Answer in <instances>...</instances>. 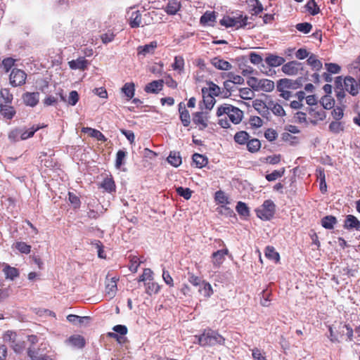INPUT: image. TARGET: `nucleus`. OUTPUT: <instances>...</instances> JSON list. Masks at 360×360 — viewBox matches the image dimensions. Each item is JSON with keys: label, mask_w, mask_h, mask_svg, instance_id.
Instances as JSON below:
<instances>
[{"label": "nucleus", "mask_w": 360, "mask_h": 360, "mask_svg": "<svg viewBox=\"0 0 360 360\" xmlns=\"http://www.w3.org/2000/svg\"><path fill=\"white\" fill-rule=\"evenodd\" d=\"M176 191L179 195L184 198L186 200L190 199L193 193L189 188H184L181 186L176 188Z\"/></svg>", "instance_id": "obj_48"}, {"label": "nucleus", "mask_w": 360, "mask_h": 360, "mask_svg": "<svg viewBox=\"0 0 360 360\" xmlns=\"http://www.w3.org/2000/svg\"><path fill=\"white\" fill-rule=\"evenodd\" d=\"M212 65L218 70H229L231 69V64L219 57H215L211 60Z\"/></svg>", "instance_id": "obj_22"}, {"label": "nucleus", "mask_w": 360, "mask_h": 360, "mask_svg": "<svg viewBox=\"0 0 360 360\" xmlns=\"http://www.w3.org/2000/svg\"><path fill=\"white\" fill-rule=\"evenodd\" d=\"M276 211V205L271 200H266L255 212L257 216L262 220L271 219Z\"/></svg>", "instance_id": "obj_3"}, {"label": "nucleus", "mask_w": 360, "mask_h": 360, "mask_svg": "<svg viewBox=\"0 0 360 360\" xmlns=\"http://www.w3.org/2000/svg\"><path fill=\"white\" fill-rule=\"evenodd\" d=\"M68 342L73 347L82 349L85 346V340L84 337L79 335H74L69 338Z\"/></svg>", "instance_id": "obj_25"}, {"label": "nucleus", "mask_w": 360, "mask_h": 360, "mask_svg": "<svg viewBox=\"0 0 360 360\" xmlns=\"http://www.w3.org/2000/svg\"><path fill=\"white\" fill-rule=\"evenodd\" d=\"M285 173V168L283 167L279 170H274L271 174L266 175L265 178L268 181H273L281 178Z\"/></svg>", "instance_id": "obj_45"}, {"label": "nucleus", "mask_w": 360, "mask_h": 360, "mask_svg": "<svg viewBox=\"0 0 360 360\" xmlns=\"http://www.w3.org/2000/svg\"><path fill=\"white\" fill-rule=\"evenodd\" d=\"M119 278L115 276L112 277L110 279L108 278V275L106 276L105 292V296L109 299L113 298L116 295L117 290V282Z\"/></svg>", "instance_id": "obj_11"}, {"label": "nucleus", "mask_w": 360, "mask_h": 360, "mask_svg": "<svg viewBox=\"0 0 360 360\" xmlns=\"http://www.w3.org/2000/svg\"><path fill=\"white\" fill-rule=\"evenodd\" d=\"M153 280V272L150 269H145L142 275L139 277V281L143 282L144 284L150 282Z\"/></svg>", "instance_id": "obj_51"}, {"label": "nucleus", "mask_w": 360, "mask_h": 360, "mask_svg": "<svg viewBox=\"0 0 360 360\" xmlns=\"http://www.w3.org/2000/svg\"><path fill=\"white\" fill-rule=\"evenodd\" d=\"M236 210L238 214L245 218L249 217L250 215V210L248 205L241 201L238 202L237 205L236 207Z\"/></svg>", "instance_id": "obj_36"}, {"label": "nucleus", "mask_w": 360, "mask_h": 360, "mask_svg": "<svg viewBox=\"0 0 360 360\" xmlns=\"http://www.w3.org/2000/svg\"><path fill=\"white\" fill-rule=\"evenodd\" d=\"M146 286V292L151 295L153 294H156L158 292V284L154 282H148L145 284Z\"/></svg>", "instance_id": "obj_59"}, {"label": "nucleus", "mask_w": 360, "mask_h": 360, "mask_svg": "<svg viewBox=\"0 0 360 360\" xmlns=\"http://www.w3.org/2000/svg\"><path fill=\"white\" fill-rule=\"evenodd\" d=\"M248 17L239 15L237 17L224 16L219 22L220 25L226 27H235L236 29L244 27L248 24Z\"/></svg>", "instance_id": "obj_5"}, {"label": "nucleus", "mask_w": 360, "mask_h": 360, "mask_svg": "<svg viewBox=\"0 0 360 360\" xmlns=\"http://www.w3.org/2000/svg\"><path fill=\"white\" fill-rule=\"evenodd\" d=\"M26 73L20 69L14 68L10 74V83L13 86H19L25 83Z\"/></svg>", "instance_id": "obj_7"}, {"label": "nucleus", "mask_w": 360, "mask_h": 360, "mask_svg": "<svg viewBox=\"0 0 360 360\" xmlns=\"http://www.w3.org/2000/svg\"><path fill=\"white\" fill-rule=\"evenodd\" d=\"M335 93L338 101L342 103L345 97V89L342 88V77L339 76L335 78Z\"/></svg>", "instance_id": "obj_20"}, {"label": "nucleus", "mask_w": 360, "mask_h": 360, "mask_svg": "<svg viewBox=\"0 0 360 360\" xmlns=\"http://www.w3.org/2000/svg\"><path fill=\"white\" fill-rule=\"evenodd\" d=\"M304 70L303 64L297 60H292L287 63H283L281 70L288 75H297L300 71Z\"/></svg>", "instance_id": "obj_6"}, {"label": "nucleus", "mask_w": 360, "mask_h": 360, "mask_svg": "<svg viewBox=\"0 0 360 360\" xmlns=\"http://www.w3.org/2000/svg\"><path fill=\"white\" fill-rule=\"evenodd\" d=\"M192 159L196 167L198 168H202L208 162L207 158L203 155L199 153L193 154Z\"/></svg>", "instance_id": "obj_33"}, {"label": "nucleus", "mask_w": 360, "mask_h": 360, "mask_svg": "<svg viewBox=\"0 0 360 360\" xmlns=\"http://www.w3.org/2000/svg\"><path fill=\"white\" fill-rule=\"evenodd\" d=\"M202 93H203V103H204L205 107L206 109L211 110L213 108V106L216 102V100L212 94L205 95L204 90H202Z\"/></svg>", "instance_id": "obj_41"}, {"label": "nucleus", "mask_w": 360, "mask_h": 360, "mask_svg": "<svg viewBox=\"0 0 360 360\" xmlns=\"http://www.w3.org/2000/svg\"><path fill=\"white\" fill-rule=\"evenodd\" d=\"M112 330L115 333H109L108 336L115 338L118 340V335L117 333L120 334L121 335H126L127 333V328L124 325H117L115 326Z\"/></svg>", "instance_id": "obj_38"}, {"label": "nucleus", "mask_w": 360, "mask_h": 360, "mask_svg": "<svg viewBox=\"0 0 360 360\" xmlns=\"http://www.w3.org/2000/svg\"><path fill=\"white\" fill-rule=\"evenodd\" d=\"M208 118L207 112H196L193 114V122L201 131L208 127Z\"/></svg>", "instance_id": "obj_9"}, {"label": "nucleus", "mask_w": 360, "mask_h": 360, "mask_svg": "<svg viewBox=\"0 0 360 360\" xmlns=\"http://www.w3.org/2000/svg\"><path fill=\"white\" fill-rule=\"evenodd\" d=\"M1 112L5 117L8 119L13 118L15 114L13 108L11 106H8L6 105H1Z\"/></svg>", "instance_id": "obj_49"}, {"label": "nucleus", "mask_w": 360, "mask_h": 360, "mask_svg": "<svg viewBox=\"0 0 360 360\" xmlns=\"http://www.w3.org/2000/svg\"><path fill=\"white\" fill-rule=\"evenodd\" d=\"M141 24V15L139 11H134L131 12L129 17V25L131 27H139Z\"/></svg>", "instance_id": "obj_31"}, {"label": "nucleus", "mask_w": 360, "mask_h": 360, "mask_svg": "<svg viewBox=\"0 0 360 360\" xmlns=\"http://www.w3.org/2000/svg\"><path fill=\"white\" fill-rule=\"evenodd\" d=\"M127 153L123 150H119L116 154L115 166L120 168L124 163Z\"/></svg>", "instance_id": "obj_54"}, {"label": "nucleus", "mask_w": 360, "mask_h": 360, "mask_svg": "<svg viewBox=\"0 0 360 360\" xmlns=\"http://www.w3.org/2000/svg\"><path fill=\"white\" fill-rule=\"evenodd\" d=\"M82 131L89 132L91 137L96 138L98 141H105L106 138L105 136L98 130L92 129L90 127H84Z\"/></svg>", "instance_id": "obj_34"}, {"label": "nucleus", "mask_w": 360, "mask_h": 360, "mask_svg": "<svg viewBox=\"0 0 360 360\" xmlns=\"http://www.w3.org/2000/svg\"><path fill=\"white\" fill-rule=\"evenodd\" d=\"M22 99L26 105L34 107L39 101V92H26L22 96Z\"/></svg>", "instance_id": "obj_15"}, {"label": "nucleus", "mask_w": 360, "mask_h": 360, "mask_svg": "<svg viewBox=\"0 0 360 360\" xmlns=\"http://www.w3.org/2000/svg\"><path fill=\"white\" fill-rule=\"evenodd\" d=\"M301 84L297 80H292L290 79H281L278 81L277 84V89H293L299 87Z\"/></svg>", "instance_id": "obj_17"}, {"label": "nucleus", "mask_w": 360, "mask_h": 360, "mask_svg": "<svg viewBox=\"0 0 360 360\" xmlns=\"http://www.w3.org/2000/svg\"><path fill=\"white\" fill-rule=\"evenodd\" d=\"M68 199L71 205L75 208H78L80 206V200L79 197L73 193L69 192Z\"/></svg>", "instance_id": "obj_63"}, {"label": "nucleus", "mask_w": 360, "mask_h": 360, "mask_svg": "<svg viewBox=\"0 0 360 360\" xmlns=\"http://www.w3.org/2000/svg\"><path fill=\"white\" fill-rule=\"evenodd\" d=\"M21 128L12 130L8 134V139L12 142H17L20 139Z\"/></svg>", "instance_id": "obj_60"}, {"label": "nucleus", "mask_w": 360, "mask_h": 360, "mask_svg": "<svg viewBox=\"0 0 360 360\" xmlns=\"http://www.w3.org/2000/svg\"><path fill=\"white\" fill-rule=\"evenodd\" d=\"M321 105L323 107H321L323 110L324 109H331L334 107L335 105V101L331 98L330 96H325L322 98L321 99Z\"/></svg>", "instance_id": "obj_53"}, {"label": "nucleus", "mask_w": 360, "mask_h": 360, "mask_svg": "<svg viewBox=\"0 0 360 360\" xmlns=\"http://www.w3.org/2000/svg\"><path fill=\"white\" fill-rule=\"evenodd\" d=\"M179 118L184 127H188L191 123V116L185 105L181 103L179 105Z\"/></svg>", "instance_id": "obj_19"}, {"label": "nucleus", "mask_w": 360, "mask_h": 360, "mask_svg": "<svg viewBox=\"0 0 360 360\" xmlns=\"http://www.w3.org/2000/svg\"><path fill=\"white\" fill-rule=\"evenodd\" d=\"M199 292L206 297H210L213 293L211 285L205 281H202V287L199 289Z\"/></svg>", "instance_id": "obj_42"}, {"label": "nucleus", "mask_w": 360, "mask_h": 360, "mask_svg": "<svg viewBox=\"0 0 360 360\" xmlns=\"http://www.w3.org/2000/svg\"><path fill=\"white\" fill-rule=\"evenodd\" d=\"M252 106L264 117L267 118L270 114L269 111V101L266 103L262 100L255 99L252 102Z\"/></svg>", "instance_id": "obj_13"}, {"label": "nucleus", "mask_w": 360, "mask_h": 360, "mask_svg": "<svg viewBox=\"0 0 360 360\" xmlns=\"http://www.w3.org/2000/svg\"><path fill=\"white\" fill-rule=\"evenodd\" d=\"M216 20L214 12L207 11L200 18V23L202 25L209 24Z\"/></svg>", "instance_id": "obj_39"}, {"label": "nucleus", "mask_w": 360, "mask_h": 360, "mask_svg": "<svg viewBox=\"0 0 360 360\" xmlns=\"http://www.w3.org/2000/svg\"><path fill=\"white\" fill-rule=\"evenodd\" d=\"M198 343L202 347H211L216 345H224L225 338L217 331L212 329H205L203 333L198 336Z\"/></svg>", "instance_id": "obj_2"}, {"label": "nucleus", "mask_w": 360, "mask_h": 360, "mask_svg": "<svg viewBox=\"0 0 360 360\" xmlns=\"http://www.w3.org/2000/svg\"><path fill=\"white\" fill-rule=\"evenodd\" d=\"M295 27L298 31L304 34H308L311 32L312 25L309 22H301L297 24Z\"/></svg>", "instance_id": "obj_55"}, {"label": "nucleus", "mask_w": 360, "mask_h": 360, "mask_svg": "<svg viewBox=\"0 0 360 360\" xmlns=\"http://www.w3.org/2000/svg\"><path fill=\"white\" fill-rule=\"evenodd\" d=\"M216 115L219 117L218 124L224 129L230 127L227 117L235 124H239L243 117V112L241 110L227 103L219 106Z\"/></svg>", "instance_id": "obj_1"}, {"label": "nucleus", "mask_w": 360, "mask_h": 360, "mask_svg": "<svg viewBox=\"0 0 360 360\" xmlns=\"http://www.w3.org/2000/svg\"><path fill=\"white\" fill-rule=\"evenodd\" d=\"M265 256L271 260H274L276 263L280 261V255L276 251L273 246L268 245L265 249Z\"/></svg>", "instance_id": "obj_29"}, {"label": "nucleus", "mask_w": 360, "mask_h": 360, "mask_svg": "<svg viewBox=\"0 0 360 360\" xmlns=\"http://www.w3.org/2000/svg\"><path fill=\"white\" fill-rule=\"evenodd\" d=\"M265 62L270 67H278L285 62V59L272 53H269L265 58Z\"/></svg>", "instance_id": "obj_18"}, {"label": "nucleus", "mask_w": 360, "mask_h": 360, "mask_svg": "<svg viewBox=\"0 0 360 360\" xmlns=\"http://www.w3.org/2000/svg\"><path fill=\"white\" fill-rule=\"evenodd\" d=\"M264 137L269 141H274L277 139L278 134L275 129L269 128L264 132Z\"/></svg>", "instance_id": "obj_61"}, {"label": "nucleus", "mask_w": 360, "mask_h": 360, "mask_svg": "<svg viewBox=\"0 0 360 360\" xmlns=\"http://www.w3.org/2000/svg\"><path fill=\"white\" fill-rule=\"evenodd\" d=\"M281 139L290 145H296L299 143V139L288 132H283L281 134Z\"/></svg>", "instance_id": "obj_44"}, {"label": "nucleus", "mask_w": 360, "mask_h": 360, "mask_svg": "<svg viewBox=\"0 0 360 360\" xmlns=\"http://www.w3.org/2000/svg\"><path fill=\"white\" fill-rule=\"evenodd\" d=\"M329 130L333 134H339L344 131V126L341 122L333 121L329 124Z\"/></svg>", "instance_id": "obj_43"}, {"label": "nucleus", "mask_w": 360, "mask_h": 360, "mask_svg": "<svg viewBox=\"0 0 360 360\" xmlns=\"http://www.w3.org/2000/svg\"><path fill=\"white\" fill-rule=\"evenodd\" d=\"M248 150L252 153H257L261 148V142L257 139H252L248 140L246 143Z\"/></svg>", "instance_id": "obj_27"}, {"label": "nucleus", "mask_w": 360, "mask_h": 360, "mask_svg": "<svg viewBox=\"0 0 360 360\" xmlns=\"http://www.w3.org/2000/svg\"><path fill=\"white\" fill-rule=\"evenodd\" d=\"M16 337H17V335L15 332L11 331V330H8L4 334L3 339H4V342H8L11 345L12 344L15 343V342L16 340Z\"/></svg>", "instance_id": "obj_52"}, {"label": "nucleus", "mask_w": 360, "mask_h": 360, "mask_svg": "<svg viewBox=\"0 0 360 360\" xmlns=\"http://www.w3.org/2000/svg\"><path fill=\"white\" fill-rule=\"evenodd\" d=\"M229 254L228 249L217 250L212 253V264L215 268H219L224 262L225 256Z\"/></svg>", "instance_id": "obj_14"}, {"label": "nucleus", "mask_w": 360, "mask_h": 360, "mask_svg": "<svg viewBox=\"0 0 360 360\" xmlns=\"http://www.w3.org/2000/svg\"><path fill=\"white\" fill-rule=\"evenodd\" d=\"M251 3H254L252 4V13L253 15H258L263 11V6L262 3L259 0H250Z\"/></svg>", "instance_id": "obj_56"}, {"label": "nucleus", "mask_w": 360, "mask_h": 360, "mask_svg": "<svg viewBox=\"0 0 360 360\" xmlns=\"http://www.w3.org/2000/svg\"><path fill=\"white\" fill-rule=\"evenodd\" d=\"M214 200L218 203L221 205L220 207L218 209H221L220 212H222L221 209H224L227 210L228 213H232L233 210L230 208L226 207V205L229 204V200L228 196L225 194V193L222 191H218L215 193Z\"/></svg>", "instance_id": "obj_12"}, {"label": "nucleus", "mask_w": 360, "mask_h": 360, "mask_svg": "<svg viewBox=\"0 0 360 360\" xmlns=\"http://www.w3.org/2000/svg\"><path fill=\"white\" fill-rule=\"evenodd\" d=\"M306 111L308 114V122L313 126L317 125L319 122L326 118V113L321 106L308 107Z\"/></svg>", "instance_id": "obj_4"}, {"label": "nucleus", "mask_w": 360, "mask_h": 360, "mask_svg": "<svg viewBox=\"0 0 360 360\" xmlns=\"http://www.w3.org/2000/svg\"><path fill=\"white\" fill-rule=\"evenodd\" d=\"M307 64L310 65L312 69L319 71L322 68V63L320 60H319L314 54H311L309 56L307 60Z\"/></svg>", "instance_id": "obj_32"}, {"label": "nucleus", "mask_w": 360, "mask_h": 360, "mask_svg": "<svg viewBox=\"0 0 360 360\" xmlns=\"http://www.w3.org/2000/svg\"><path fill=\"white\" fill-rule=\"evenodd\" d=\"M172 68L174 70H178L179 72H181L184 68V59L182 56H175L174 62L172 65Z\"/></svg>", "instance_id": "obj_47"}, {"label": "nucleus", "mask_w": 360, "mask_h": 360, "mask_svg": "<svg viewBox=\"0 0 360 360\" xmlns=\"http://www.w3.org/2000/svg\"><path fill=\"white\" fill-rule=\"evenodd\" d=\"M234 141L236 143L240 144V145H245L247 143L250 139L249 134L245 131H238L234 135Z\"/></svg>", "instance_id": "obj_28"}, {"label": "nucleus", "mask_w": 360, "mask_h": 360, "mask_svg": "<svg viewBox=\"0 0 360 360\" xmlns=\"http://www.w3.org/2000/svg\"><path fill=\"white\" fill-rule=\"evenodd\" d=\"M125 96L131 99L134 95V83H126L122 89Z\"/></svg>", "instance_id": "obj_46"}, {"label": "nucleus", "mask_w": 360, "mask_h": 360, "mask_svg": "<svg viewBox=\"0 0 360 360\" xmlns=\"http://www.w3.org/2000/svg\"><path fill=\"white\" fill-rule=\"evenodd\" d=\"M101 187L108 193L115 191V184L111 178H105L101 183Z\"/></svg>", "instance_id": "obj_40"}, {"label": "nucleus", "mask_w": 360, "mask_h": 360, "mask_svg": "<svg viewBox=\"0 0 360 360\" xmlns=\"http://www.w3.org/2000/svg\"><path fill=\"white\" fill-rule=\"evenodd\" d=\"M4 273L5 274L6 278L10 280H14L19 276L18 270L15 267H11L9 265L6 264L3 269Z\"/></svg>", "instance_id": "obj_30"}, {"label": "nucleus", "mask_w": 360, "mask_h": 360, "mask_svg": "<svg viewBox=\"0 0 360 360\" xmlns=\"http://www.w3.org/2000/svg\"><path fill=\"white\" fill-rule=\"evenodd\" d=\"M44 126L37 125L32 126L30 129H21L20 139L21 140H26L34 136V133L38 131L39 129L44 127Z\"/></svg>", "instance_id": "obj_26"}, {"label": "nucleus", "mask_w": 360, "mask_h": 360, "mask_svg": "<svg viewBox=\"0 0 360 360\" xmlns=\"http://www.w3.org/2000/svg\"><path fill=\"white\" fill-rule=\"evenodd\" d=\"M15 248L18 250L21 253L28 254L31 250V246L26 244L24 242H17L15 243Z\"/></svg>", "instance_id": "obj_58"}, {"label": "nucleus", "mask_w": 360, "mask_h": 360, "mask_svg": "<svg viewBox=\"0 0 360 360\" xmlns=\"http://www.w3.org/2000/svg\"><path fill=\"white\" fill-rule=\"evenodd\" d=\"M294 118L295 120V122L299 124H304L305 126L309 125V124L308 122L309 120H308V114H307V111H306V112H302V111L297 112L294 115Z\"/></svg>", "instance_id": "obj_37"}, {"label": "nucleus", "mask_w": 360, "mask_h": 360, "mask_svg": "<svg viewBox=\"0 0 360 360\" xmlns=\"http://www.w3.org/2000/svg\"><path fill=\"white\" fill-rule=\"evenodd\" d=\"M307 10L313 15L318 14L320 11L315 0H309L306 4Z\"/></svg>", "instance_id": "obj_50"}, {"label": "nucleus", "mask_w": 360, "mask_h": 360, "mask_svg": "<svg viewBox=\"0 0 360 360\" xmlns=\"http://www.w3.org/2000/svg\"><path fill=\"white\" fill-rule=\"evenodd\" d=\"M269 110L278 117H283L285 115V111L283 106L273 100L269 101Z\"/></svg>", "instance_id": "obj_23"}, {"label": "nucleus", "mask_w": 360, "mask_h": 360, "mask_svg": "<svg viewBox=\"0 0 360 360\" xmlns=\"http://www.w3.org/2000/svg\"><path fill=\"white\" fill-rule=\"evenodd\" d=\"M240 96L243 99L249 100L252 98L254 93L249 88H243L240 89Z\"/></svg>", "instance_id": "obj_62"}, {"label": "nucleus", "mask_w": 360, "mask_h": 360, "mask_svg": "<svg viewBox=\"0 0 360 360\" xmlns=\"http://www.w3.org/2000/svg\"><path fill=\"white\" fill-rule=\"evenodd\" d=\"M167 161L171 165L177 167L181 164V157L179 153L171 152L167 158Z\"/></svg>", "instance_id": "obj_35"}, {"label": "nucleus", "mask_w": 360, "mask_h": 360, "mask_svg": "<svg viewBox=\"0 0 360 360\" xmlns=\"http://www.w3.org/2000/svg\"><path fill=\"white\" fill-rule=\"evenodd\" d=\"M181 8V4L180 1L177 0H170L167 4L165 8H164V10L168 15H174L176 14Z\"/></svg>", "instance_id": "obj_21"}, {"label": "nucleus", "mask_w": 360, "mask_h": 360, "mask_svg": "<svg viewBox=\"0 0 360 360\" xmlns=\"http://www.w3.org/2000/svg\"><path fill=\"white\" fill-rule=\"evenodd\" d=\"M89 64V61L84 57H79L76 60L68 62L69 67L72 70H85L87 69Z\"/></svg>", "instance_id": "obj_16"}, {"label": "nucleus", "mask_w": 360, "mask_h": 360, "mask_svg": "<svg viewBox=\"0 0 360 360\" xmlns=\"http://www.w3.org/2000/svg\"><path fill=\"white\" fill-rule=\"evenodd\" d=\"M345 91L352 96H356L359 94L360 84L357 81L350 76L345 77L342 79Z\"/></svg>", "instance_id": "obj_8"}, {"label": "nucleus", "mask_w": 360, "mask_h": 360, "mask_svg": "<svg viewBox=\"0 0 360 360\" xmlns=\"http://www.w3.org/2000/svg\"><path fill=\"white\" fill-rule=\"evenodd\" d=\"M274 82L269 79H260L258 86V91H263L271 92L274 89Z\"/></svg>", "instance_id": "obj_24"}, {"label": "nucleus", "mask_w": 360, "mask_h": 360, "mask_svg": "<svg viewBox=\"0 0 360 360\" xmlns=\"http://www.w3.org/2000/svg\"><path fill=\"white\" fill-rule=\"evenodd\" d=\"M249 123L252 128L257 129L262 126L263 121L258 116H251L249 120Z\"/></svg>", "instance_id": "obj_57"}, {"label": "nucleus", "mask_w": 360, "mask_h": 360, "mask_svg": "<svg viewBox=\"0 0 360 360\" xmlns=\"http://www.w3.org/2000/svg\"><path fill=\"white\" fill-rule=\"evenodd\" d=\"M158 46L156 41H152L144 46H139L137 48V55L139 59L148 57L155 53Z\"/></svg>", "instance_id": "obj_10"}, {"label": "nucleus", "mask_w": 360, "mask_h": 360, "mask_svg": "<svg viewBox=\"0 0 360 360\" xmlns=\"http://www.w3.org/2000/svg\"><path fill=\"white\" fill-rule=\"evenodd\" d=\"M252 356L254 360H267L264 354L262 353L261 350L257 347L252 349Z\"/></svg>", "instance_id": "obj_64"}]
</instances>
